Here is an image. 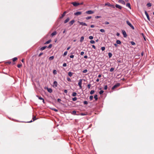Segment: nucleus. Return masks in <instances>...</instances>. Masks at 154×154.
Instances as JSON below:
<instances>
[{
  "instance_id": "obj_1",
  "label": "nucleus",
  "mask_w": 154,
  "mask_h": 154,
  "mask_svg": "<svg viewBox=\"0 0 154 154\" xmlns=\"http://www.w3.org/2000/svg\"><path fill=\"white\" fill-rule=\"evenodd\" d=\"M82 79H80L79 80V82L78 83V85L79 86L80 88L82 89Z\"/></svg>"
},
{
  "instance_id": "obj_2",
  "label": "nucleus",
  "mask_w": 154,
  "mask_h": 154,
  "mask_svg": "<svg viewBox=\"0 0 154 154\" xmlns=\"http://www.w3.org/2000/svg\"><path fill=\"white\" fill-rule=\"evenodd\" d=\"M126 23L128 25L131 27V28L134 29V27L129 22V21L128 20H127L126 21Z\"/></svg>"
},
{
  "instance_id": "obj_3",
  "label": "nucleus",
  "mask_w": 154,
  "mask_h": 154,
  "mask_svg": "<svg viewBox=\"0 0 154 154\" xmlns=\"http://www.w3.org/2000/svg\"><path fill=\"white\" fill-rule=\"evenodd\" d=\"M120 84L119 83H117L116 85H115L112 88V90H113L116 88H117V87H119L120 85Z\"/></svg>"
},
{
  "instance_id": "obj_4",
  "label": "nucleus",
  "mask_w": 154,
  "mask_h": 154,
  "mask_svg": "<svg viewBox=\"0 0 154 154\" xmlns=\"http://www.w3.org/2000/svg\"><path fill=\"white\" fill-rule=\"evenodd\" d=\"M72 4L74 6H77L79 5H80V3H77L76 2H72Z\"/></svg>"
},
{
  "instance_id": "obj_5",
  "label": "nucleus",
  "mask_w": 154,
  "mask_h": 154,
  "mask_svg": "<svg viewBox=\"0 0 154 154\" xmlns=\"http://www.w3.org/2000/svg\"><path fill=\"white\" fill-rule=\"evenodd\" d=\"M82 13V12H80V11H78V12H77L74 13V15H76V16H79V15H81Z\"/></svg>"
},
{
  "instance_id": "obj_6",
  "label": "nucleus",
  "mask_w": 154,
  "mask_h": 154,
  "mask_svg": "<svg viewBox=\"0 0 154 154\" xmlns=\"http://www.w3.org/2000/svg\"><path fill=\"white\" fill-rule=\"evenodd\" d=\"M94 13V12L91 10L88 11L86 12V13L89 14H93Z\"/></svg>"
},
{
  "instance_id": "obj_7",
  "label": "nucleus",
  "mask_w": 154,
  "mask_h": 154,
  "mask_svg": "<svg viewBox=\"0 0 154 154\" xmlns=\"http://www.w3.org/2000/svg\"><path fill=\"white\" fill-rule=\"evenodd\" d=\"M67 13L66 11H64L63 14L60 17V19H61Z\"/></svg>"
},
{
  "instance_id": "obj_8",
  "label": "nucleus",
  "mask_w": 154,
  "mask_h": 154,
  "mask_svg": "<svg viewBox=\"0 0 154 154\" xmlns=\"http://www.w3.org/2000/svg\"><path fill=\"white\" fill-rule=\"evenodd\" d=\"M145 13L147 17L148 20H149L150 21V19H149V15L147 13V12L146 11H145Z\"/></svg>"
},
{
  "instance_id": "obj_9",
  "label": "nucleus",
  "mask_w": 154,
  "mask_h": 154,
  "mask_svg": "<svg viewBox=\"0 0 154 154\" xmlns=\"http://www.w3.org/2000/svg\"><path fill=\"white\" fill-rule=\"evenodd\" d=\"M78 22L79 23L80 25H82L83 26H87V24L85 23H83V22H80L79 21H78Z\"/></svg>"
},
{
  "instance_id": "obj_10",
  "label": "nucleus",
  "mask_w": 154,
  "mask_h": 154,
  "mask_svg": "<svg viewBox=\"0 0 154 154\" xmlns=\"http://www.w3.org/2000/svg\"><path fill=\"white\" fill-rule=\"evenodd\" d=\"M118 2L124 5H125V1L122 0H119L118 1Z\"/></svg>"
},
{
  "instance_id": "obj_11",
  "label": "nucleus",
  "mask_w": 154,
  "mask_h": 154,
  "mask_svg": "<svg viewBox=\"0 0 154 154\" xmlns=\"http://www.w3.org/2000/svg\"><path fill=\"white\" fill-rule=\"evenodd\" d=\"M54 85L53 86V87H54L55 86V87H57V86L58 84L56 81H54V82L53 83Z\"/></svg>"
},
{
  "instance_id": "obj_12",
  "label": "nucleus",
  "mask_w": 154,
  "mask_h": 154,
  "mask_svg": "<svg viewBox=\"0 0 154 154\" xmlns=\"http://www.w3.org/2000/svg\"><path fill=\"white\" fill-rule=\"evenodd\" d=\"M37 97H38V99L39 100H42V102L44 103H45V101L44 100L43 98H42V97L39 96H37Z\"/></svg>"
},
{
  "instance_id": "obj_13",
  "label": "nucleus",
  "mask_w": 154,
  "mask_h": 154,
  "mask_svg": "<svg viewBox=\"0 0 154 154\" xmlns=\"http://www.w3.org/2000/svg\"><path fill=\"white\" fill-rule=\"evenodd\" d=\"M75 22V21L74 20H71V21H70L69 22V24L70 25V26H71V25H73V24Z\"/></svg>"
},
{
  "instance_id": "obj_14",
  "label": "nucleus",
  "mask_w": 154,
  "mask_h": 154,
  "mask_svg": "<svg viewBox=\"0 0 154 154\" xmlns=\"http://www.w3.org/2000/svg\"><path fill=\"white\" fill-rule=\"evenodd\" d=\"M47 90L48 91L49 93H51V92H52L53 91L51 88H47Z\"/></svg>"
},
{
  "instance_id": "obj_15",
  "label": "nucleus",
  "mask_w": 154,
  "mask_h": 154,
  "mask_svg": "<svg viewBox=\"0 0 154 154\" xmlns=\"http://www.w3.org/2000/svg\"><path fill=\"white\" fill-rule=\"evenodd\" d=\"M115 7L116 8H118L119 9H122V7L121 6H120L118 5H117V4H116V5Z\"/></svg>"
},
{
  "instance_id": "obj_16",
  "label": "nucleus",
  "mask_w": 154,
  "mask_h": 154,
  "mask_svg": "<svg viewBox=\"0 0 154 154\" xmlns=\"http://www.w3.org/2000/svg\"><path fill=\"white\" fill-rule=\"evenodd\" d=\"M122 34H123L124 37H126L127 36V34L125 31L123 30L122 31Z\"/></svg>"
},
{
  "instance_id": "obj_17",
  "label": "nucleus",
  "mask_w": 154,
  "mask_h": 154,
  "mask_svg": "<svg viewBox=\"0 0 154 154\" xmlns=\"http://www.w3.org/2000/svg\"><path fill=\"white\" fill-rule=\"evenodd\" d=\"M69 20H70V19L69 17H68L66 18V19L65 20V21H64V23H67L69 21Z\"/></svg>"
},
{
  "instance_id": "obj_18",
  "label": "nucleus",
  "mask_w": 154,
  "mask_h": 154,
  "mask_svg": "<svg viewBox=\"0 0 154 154\" xmlns=\"http://www.w3.org/2000/svg\"><path fill=\"white\" fill-rule=\"evenodd\" d=\"M57 33L56 31H54L51 34V36L53 37L54 35H56L57 34Z\"/></svg>"
},
{
  "instance_id": "obj_19",
  "label": "nucleus",
  "mask_w": 154,
  "mask_h": 154,
  "mask_svg": "<svg viewBox=\"0 0 154 154\" xmlns=\"http://www.w3.org/2000/svg\"><path fill=\"white\" fill-rule=\"evenodd\" d=\"M73 73L72 72H69L68 73V75L70 77H72L73 74Z\"/></svg>"
},
{
  "instance_id": "obj_20",
  "label": "nucleus",
  "mask_w": 154,
  "mask_h": 154,
  "mask_svg": "<svg viewBox=\"0 0 154 154\" xmlns=\"http://www.w3.org/2000/svg\"><path fill=\"white\" fill-rule=\"evenodd\" d=\"M47 46H44L42 47L41 48H40V50L41 51H43V50H45L47 48Z\"/></svg>"
},
{
  "instance_id": "obj_21",
  "label": "nucleus",
  "mask_w": 154,
  "mask_h": 154,
  "mask_svg": "<svg viewBox=\"0 0 154 154\" xmlns=\"http://www.w3.org/2000/svg\"><path fill=\"white\" fill-rule=\"evenodd\" d=\"M116 42L117 44L120 45L121 43V42L119 40H116Z\"/></svg>"
},
{
  "instance_id": "obj_22",
  "label": "nucleus",
  "mask_w": 154,
  "mask_h": 154,
  "mask_svg": "<svg viewBox=\"0 0 154 154\" xmlns=\"http://www.w3.org/2000/svg\"><path fill=\"white\" fill-rule=\"evenodd\" d=\"M105 6H107L108 7H110V4L109 2H107L105 4Z\"/></svg>"
},
{
  "instance_id": "obj_23",
  "label": "nucleus",
  "mask_w": 154,
  "mask_h": 154,
  "mask_svg": "<svg viewBox=\"0 0 154 154\" xmlns=\"http://www.w3.org/2000/svg\"><path fill=\"white\" fill-rule=\"evenodd\" d=\"M126 6L128 8H131V5L129 3H127L126 4Z\"/></svg>"
},
{
  "instance_id": "obj_24",
  "label": "nucleus",
  "mask_w": 154,
  "mask_h": 154,
  "mask_svg": "<svg viewBox=\"0 0 154 154\" xmlns=\"http://www.w3.org/2000/svg\"><path fill=\"white\" fill-rule=\"evenodd\" d=\"M54 56H51L50 57H49V60H53L54 59Z\"/></svg>"
},
{
  "instance_id": "obj_25",
  "label": "nucleus",
  "mask_w": 154,
  "mask_h": 154,
  "mask_svg": "<svg viewBox=\"0 0 154 154\" xmlns=\"http://www.w3.org/2000/svg\"><path fill=\"white\" fill-rule=\"evenodd\" d=\"M51 40H48V41L47 42H46L45 44H48L49 43H50V42H51Z\"/></svg>"
},
{
  "instance_id": "obj_26",
  "label": "nucleus",
  "mask_w": 154,
  "mask_h": 154,
  "mask_svg": "<svg viewBox=\"0 0 154 154\" xmlns=\"http://www.w3.org/2000/svg\"><path fill=\"white\" fill-rule=\"evenodd\" d=\"M94 98L96 100H97L98 99L97 96V95H95L94 96Z\"/></svg>"
},
{
  "instance_id": "obj_27",
  "label": "nucleus",
  "mask_w": 154,
  "mask_h": 154,
  "mask_svg": "<svg viewBox=\"0 0 154 154\" xmlns=\"http://www.w3.org/2000/svg\"><path fill=\"white\" fill-rule=\"evenodd\" d=\"M72 114L73 115H76V111L75 110L72 111Z\"/></svg>"
},
{
  "instance_id": "obj_28",
  "label": "nucleus",
  "mask_w": 154,
  "mask_h": 154,
  "mask_svg": "<svg viewBox=\"0 0 154 154\" xmlns=\"http://www.w3.org/2000/svg\"><path fill=\"white\" fill-rule=\"evenodd\" d=\"M77 95V93L76 92H73L72 94V96L73 97H75Z\"/></svg>"
},
{
  "instance_id": "obj_29",
  "label": "nucleus",
  "mask_w": 154,
  "mask_h": 154,
  "mask_svg": "<svg viewBox=\"0 0 154 154\" xmlns=\"http://www.w3.org/2000/svg\"><path fill=\"white\" fill-rule=\"evenodd\" d=\"M22 66V64H18L17 65V67L19 68H20Z\"/></svg>"
},
{
  "instance_id": "obj_30",
  "label": "nucleus",
  "mask_w": 154,
  "mask_h": 154,
  "mask_svg": "<svg viewBox=\"0 0 154 154\" xmlns=\"http://www.w3.org/2000/svg\"><path fill=\"white\" fill-rule=\"evenodd\" d=\"M84 39V37L83 36L81 37V39H80V42H82L83 41Z\"/></svg>"
},
{
  "instance_id": "obj_31",
  "label": "nucleus",
  "mask_w": 154,
  "mask_h": 154,
  "mask_svg": "<svg viewBox=\"0 0 154 154\" xmlns=\"http://www.w3.org/2000/svg\"><path fill=\"white\" fill-rule=\"evenodd\" d=\"M17 57H14V58H13L12 59V60H13V62H14V61H16V60H17Z\"/></svg>"
},
{
  "instance_id": "obj_32",
  "label": "nucleus",
  "mask_w": 154,
  "mask_h": 154,
  "mask_svg": "<svg viewBox=\"0 0 154 154\" xmlns=\"http://www.w3.org/2000/svg\"><path fill=\"white\" fill-rule=\"evenodd\" d=\"M108 56H109V58H110L112 56V53H108Z\"/></svg>"
},
{
  "instance_id": "obj_33",
  "label": "nucleus",
  "mask_w": 154,
  "mask_h": 154,
  "mask_svg": "<svg viewBox=\"0 0 154 154\" xmlns=\"http://www.w3.org/2000/svg\"><path fill=\"white\" fill-rule=\"evenodd\" d=\"M91 16H89V17H86V20H89V19H91Z\"/></svg>"
},
{
  "instance_id": "obj_34",
  "label": "nucleus",
  "mask_w": 154,
  "mask_h": 154,
  "mask_svg": "<svg viewBox=\"0 0 154 154\" xmlns=\"http://www.w3.org/2000/svg\"><path fill=\"white\" fill-rule=\"evenodd\" d=\"M53 73L54 75L56 74L57 73L56 70H54L53 71Z\"/></svg>"
},
{
  "instance_id": "obj_35",
  "label": "nucleus",
  "mask_w": 154,
  "mask_h": 154,
  "mask_svg": "<svg viewBox=\"0 0 154 154\" xmlns=\"http://www.w3.org/2000/svg\"><path fill=\"white\" fill-rule=\"evenodd\" d=\"M114 68L112 67L111 68V69H110V72H112L114 70Z\"/></svg>"
},
{
  "instance_id": "obj_36",
  "label": "nucleus",
  "mask_w": 154,
  "mask_h": 154,
  "mask_svg": "<svg viewBox=\"0 0 154 154\" xmlns=\"http://www.w3.org/2000/svg\"><path fill=\"white\" fill-rule=\"evenodd\" d=\"M94 90H91L90 92V94H93L94 93Z\"/></svg>"
},
{
  "instance_id": "obj_37",
  "label": "nucleus",
  "mask_w": 154,
  "mask_h": 154,
  "mask_svg": "<svg viewBox=\"0 0 154 154\" xmlns=\"http://www.w3.org/2000/svg\"><path fill=\"white\" fill-rule=\"evenodd\" d=\"M147 6L148 7H150L151 6V4L150 3H148L147 4Z\"/></svg>"
},
{
  "instance_id": "obj_38",
  "label": "nucleus",
  "mask_w": 154,
  "mask_h": 154,
  "mask_svg": "<svg viewBox=\"0 0 154 154\" xmlns=\"http://www.w3.org/2000/svg\"><path fill=\"white\" fill-rule=\"evenodd\" d=\"M87 114V113H81L80 115L81 116H85Z\"/></svg>"
},
{
  "instance_id": "obj_39",
  "label": "nucleus",
  "mask_w": 154,
  "mask_h": 154,
  "mask_svg": "<svg viewBox=\"0 0 154 154\" xmlns=\"http://www.w3.org/2000/svg\"><path fill=\"white\" fill-rule=\"evenodd\" d=\"M77 99V98L76 97H75L74 98H72V100L73 101H76Z\"/></svg>"
},
{
  "instance_id": "obj_40",
  "label": "nucleus",
  "mask_w": 154,
  "mask_h": 154,
  "mask_svg": "<svg viewBox=\"0 0 154 154\" xmlns=\"http://www.w3.org/2000/svg\"><path fill=\"white\" fill-rule=\"evenodd\" d=\"M32 119L33 120V121H34L36 119V116H34L32 118Z\"/></svg>"
},
{
  "instance_id": "obj_41",
  "label": "nucleus",
  "mask_w": 154,
  "mask_h": 154,
  "mask_svg": "<svg viewBox=\"0 0 154 154\" xmlns=\"http://www.w3.org/2000/svg\"><path fill=\"white\" fill-rule=\"evenodd\" d=\"M52 47V45L51 44H50L48 46V48H50Z\"/></svg>"
},
{
  "instance_id": "obj_42",
  "label": "nucleus",
  "mask_w": 154,
  "mask_h": 154,
  "mask_svg": "<svg viewBox=\"0 0 154 154\" xmlns=\"http://www.w3.org/2000/svg\"><path fill=\"white\" fill-rule=\"evenodd\" d=\"M88 72V70L87 69H85L83 71V72L84 73H85L87 72Z\"/></svg>"
},
{
  "instance_id": "obj_43",
  "label": "nucleus",
  "mask_w": 154,
  "mask_h": 154,
  "mask_svg": "<svg viewBox=\"0 0 154 154\" xmlns=\"http://www.w3.org/2000/svg\"><path fill=\"white\" fill-rule=\"evenodd\" d=\"M100 31L102 32H105V30L104 29H101L100 30Z\"/></svg>"
},
{
  "instance_id": "obj_44",
  "label": "nucleus",
  "mask_w": 154,
  "mask_h": 154,
  "mask_svg": "<svg viewBox=\"0 0 154 154\" xmlns=\"http://www.w3.org/2000/svg\"><path fill=\"white\" fill-rule=\"evenodd\" d=\"M93 98V96H90L89 97V99L91 100Z\"/></svg>"
},
{
  "instance_id": "obj_45",
  "label": "nucleus",
  "mask_w": 154,
  "mask_h": 154,
  "mask_svg": "<svg viewBox=\"0 0 154 154\" xmlns=\"http://www.w3.org/2000/svg\"><path fill=\"white\" fill-rule=\"evenodd\" d=\"M131 45H134L135 44V43L133 41L131 42Z\"/></svg>"
},
{
  "instance_id": "obj_46",
  "label": "nucleus",
  "mask_w": 154,
  "mask_h": 154,
  "mask_svg": "<svg viewBox=\"0 0 154 154\" xmlns=\"http://www.w3.org/2000/svg\"><path fill=\"white\" fill-rule=\"evenodd\" d=\"M103 92V90H101L99 92V94H102Z\"/></svg>"
},
{
  "instance_id": "obj_47",
  "label": "nucleus",
  "mask_w": 154,
  "mask_h": 154,
  "mask_svg": "<svg viewBox=\"0 0 154 154\" xmlns=\"http://www.w3.org/2000/svg\"><path fill=\"white\" fill-rule=\"evenodd\" d=\"M90 42L91 43V44H94L95 43V42L94 41V40H91L90 41Z\"/></svg>"
},
{
  "instance_id": "obj_48",
  "label": "nucleus",
  "mask_w": 154,
  "mask_h": 154,
  "mask_svg": "<svg viewBox=\"0 0 154 154\" xmlns=\"http://www.w3.org/2000/svg\"><path fill=\"white\" fill-rule=\"evenodd\" d=\"M67 51H65L63 54V56H65L67 54Z\"/></svg>"
},
{
  "instance_id": "obj_49",
  "label": "nucleus",
  "mask_w": 154,
  "mask_h": 154,
  "mask_svg": "<svg viewBox=\"0 0 154 154\" xmlns=\"http://www.w3.org/2000/svg\"><path fill=\"white\" fill-rule=\"evenodd\" d=\"M93 38V37L92 36H89V38L90 39H92Z\"/></svg>"
},
{
  "instance_id": "obj_50",
  "label": "nucleus",
  "mask_w": 154,
  "mask_h": 154,
  "mask_svg": "<svg viewBox=\"0 0 154 154\" xmlns=\"http://www.w3.org/2000/svg\"><path fill=\"white\" fill-rule=\"evenodd\" d=\"M88 88L90 89L91 87V85L90 84H88L87 85Z\"/></svg>"
},
{
  "instance_id": "obj_51",
  "label": "nucleus",
  "mask_w": 154,
  "mask_h": 154,
  "mask_svg": "<svg viewBox=\"0 0 154 154\" xmlns=\"http://www.w3.org/2000/svg\"><path fill=\"white\" fill-rule=\"evenodd\" d=\"M83 103H84L85 104H86V105H87V104H88V103L87 101H84L83 102Z\"/></svg>"
},
{
  "instance_id": "obj_52",
  "label": "nucleus",
  "mask_w": 154,
  "mask_h": 154,
  "mask_svg": "<svg viewBox=\"0 0 154 154\" xmlns=\"http://www.w3.org/2000/svg\"><path fill=\"white\" fill-rule=\"evenodd\" d=\"M67 81L69 82L71 81V80L70 79L69 77H68L67 78Z\"/></svg>"
},
{
  "instance_id": "obj_53",
  "label": "nucleus",
  "mask_w": 154,
  "mask_h": 154,
  "mask_svg": "<svg viewBox=\"0 0 154 154\" xmlns=\"http://www.w3.org/2000/svg\"><path fill=\"white\" fill-rule=\"evenodd\" d=\"M101 49L102 51H104L105 49V47H102Z\"/></svg>"
},
{
  "instance_id": "obj_54",
  "label": "nucleus",
  "mask_w": 154,
  "mask_h": 154,
  "mask_svg": "<svg viewBox=\"0 0 154 154\" xmlns=\"http://www.w3.org/2000/svg\"><path fill=\"white\" fill-rule=\"evenodd\" d=\"M52 109V110H54L55 112H57L58 111V110L56 109Z\"/></svg>"
},
{
  "instance_id": "obj_55",
  "label": "nucleus",
  "mask_w": 154,
  "mask_h": 154,
  "mask_svg": "<svg viewBox=\"0 0 154 154\" xmlns=\"http://www.w3.org/2000/svg\"><path fill=\"white\" fill-rule=\"evenodd\" d=\"M101 17L100 16H97L95 17L97 19L100 18Z\"/></svg>"
},
{
  "instance_id": "obj_56",
  "label": "nucleus",
  "mask_w": 154,
  "mask_h": 154,
  "mask_svg": "<svg viewBox=\"0 0 154 154\" xmlns=\"http://www.w3.org/2000/svg\"><path fill=\"white\" fill-rule=\"evenodd\" d=\"M110 7H111L112 8H114L115 7L114 5H111V4H110Z\"/></svg>"
},
{
  "instance_id": "obj_57",
  "label": "nucleus",
  "mask_w": 154,
  "mask_h": 154,
  "mask_svg": "<svg viewBox=\"0 0 154 154\" xmlns=\"http://www.w3.org/2000/svg\"><path fill=\"white\" fill-rule=\"evenodd\" d=\"M70 57L71 58H73L74 57V55H71L70 56Z\"/></svg>"
},
{
  "instance_id": "obj_58",
  "label": "nucleus",
  "mask_w": 154,
  "mask_h": 154,
  "mask_svg": "<svg viewBox=\"0 0 154 154\" xmlns=\"http://www.w3.org/2000/svg\"><path fill=\"white\" fill-rule=\"evenodd\" d=\"M107 88V85H105L104 87V89L105 90H106Z\"/></svg>"
},
{
  "instance_id": "obj_59",
  "label": "nucleus",
  "mask_w": 154,
  "mask_h": 154,
  "mask_svg": "<svg viewBox=\"0 0 154 154\" xmlns=\"http://www.w3.org/2000/svg\"><path fill=\"white\" fill-rule=\"evenodd\" d=\"M104 23L106 25H107L109 24V23L108 22L106 21Z\"/></svg>"
},
{
  "instance_id": "obj_60",
  "label": "nucleus",
  "mask_w": 154,
  "mask_h": 154,
  "mask_svg": "<svg viewBox=\"0 0 154 154\" xmlns=\"http://www.w3.org/2000/svg\"><path fill=\"white\" fill-rule=\"evenodd\" d=\"M66 66V63H64L63 64V66L65 67V66Z\"/></svg>"
},
{
  "instance_id": "obj_61",
  "label": "nucleus",
  "mask_w": 154,
  "mask_h": 154,
  "mask_svg": "<svg viewBox=\"0 0 154 154\" xmlns=\"http://www.w3.org/2000/svg\"><path fill=\"white\" fill-rule=\"evenodd\" d=\"M64 92L66 94L68 92V91L67 90H64Z\"/></svg>"
},
{
  "instance_id": "obj_62",
  "label": "nucleus",
  "mask_w": 154,
  "mask_h": 154,
  "mask_svg": "<svg viewBox=\"0 0 154 154\" xmlns=\"http://www.w3.org/2000/svg\"><path fill=\"white\" fill-rule=\"evenodd\" d=\"M57 101L59 103H60V101H61V100L60 99H57Z\"/></svg>"
},
{
  "instance_id": "obj_63",
  "label": "nucleus",
  "mask_w": 154,
  "mask_h": 154,
  "mask_svg": "<svg viewBox=\"0 0 154 154\" xmlns=\"http://www.w3.org/2000/svg\"><path fill=\"white\" fill-rule=\"evenodd\" d=\"M43 54V53H41L38 56L40 57Z\"/></svg>"
},
{
  "instance_id": "obj_64",
  "label": "nucleus",
  "mask_w": 154,
  "mask_h": 154,
  "mask_svg": "<svg viewBox=\"0 0 154 154\" xmlns=\"http://www.w3.org/2000/svg\"><path fill=\"white\" fill-rule=\"evenodd\" d=\"M84 52L83 51H82L81 52V55H83L84 54Z\"/></svg>"
}]
</instances>
